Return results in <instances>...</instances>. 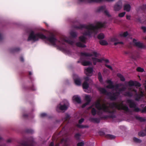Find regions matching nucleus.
Listing matches in <instances>:
<instances>
[{"label": "nucleus", "mask_w": 146, "mask_h": 146, "mask_svg": "<svg viewBox=\"0 0 146 146\" xmlns=\"http://www.w3.org/2000/svg\"><path fill=\"white\" fill-rule=\"evenodd\" d=\"M26 132L28 133H32L33 131L31 129H27L26 130Z\"/></svg>", "instance_id": "3c124183"}, {"label": "nucleus", "mask_w": 146, "mask_h": 146, "mask_svg": "<svg viewBox=\"0 0 146 146\" xmlns=\"http://www.w3.org/2000/svg\"><path fill=\"white\" fill-rule=\"evenodd\" d=\"M135 117L136 119L139 121L141 122H145L146 121L145 119L141 117L136 116Z\"/></svg>", "instance_id": "cd10ccee"}, {"label": "nucleus", "mask_w": 146, "mask_h": 146, "mask_svg": "<svg viewBox=\"0 0 146 146\" xmlns=\"http://www.w3.org/2000/svg\"><path fill=\"white\" fill-rule=\"evenodd\" d=\"M92 54L86 52H81L80 55L81 56H84L86 57H91L92 56H94L96 57L98 56L99 55L98 53L96 52H92Z\"/></svg>", "instance_id": "6e6552de"}, {"label": "nucleus", "mask_w": 146, "mask_h": 146, "mask_svg": "<svg viewBox=\"0 0 146 146\" xmlns=\"http://www.w3.org/2000/svg\"><path fill=\"white\" fill-rule=\"evenodd\" d=\"M141 112L142 113L146 112V106L141 110Z\"/></svg>", "instance_id": "680f3d73"}, {"label": "nucleus", "mask_w": 146, "mask_h": 146, "mask_svg": "<svg viewBox=\"0 0 146 146\" xmlns=\"http://www.w3.org/2000/svg\"><path fill=\"white\" fill-rule=\"evenodd\" d=\"M90 121L91 122L99 123L100 121V119L97 118H90Z\"/></svg>", "instance_id": "aec40b11"}, {"label": "nucleus", "mask_w": 146, "mask_h": 146, "mask_svg": "<svg viewBox=\"0 0 146 146\" xmlns=\"http://www.w3.org/2000/svg\"><path fill=\"white\" fill-rule=\"evenodd\" d=\"M84 58L81 57L80 58V61H82V64L84 66H87L90 65L91 64V62L89 61H83Z\"/></svg>", "instance_id": "dca6fc26"}, {"label": "nucleus", "mask_w": 146, "mask_h": 146, "mask_svg": "<svg viewBox=\"0 0 146 146\" xmlns=\"http://www.w3.org/2000/svg\"><path fill=\"white\" fill-rule=\"evenodd\" d=\"M75 84L78 86H80L81 84V80L80 78L78 76L76 78L74 79Z\"/></svg>", "instance_id": "a211bd4d"}, {"label": "nucleus", "mask_w": 146, "mask_h": 146, "mask_svg": "<svg viewBox=\"0 0 146 146\" xmlns=\"http://www.w3.org/2000/svg\"><path fill=\"white\" fill-rule=\"evenodd\" d=\"M141 9L143 10H144L146 9V5H143L141 7Z\"/></svg>", "instance_id": "774afa93"}, {"label": "nucleus", "mask_w": 146, "mask_h": 146, "mask_svg": "<svg viewBox=\"0 0 146 146\" xmlns=\"http://www.w3.org/2000/svg\"><path fill=\"white\" fill-rule=\"evenodd\" d=\"M73 100L78 104H80L81 102V100L80 97L77 96H74L72 98Z\"/></svg>", "instance_id": "f3484780"}, {"label": "nucleus", "mask_w": 146, "mask_h": 146, "mask_svg": "<svg viewBox=\"0 0 146 146\" xmlns=\"http://www.w3.org/2000/svg\"><path fill=\"white\" fill-rule=\"evenodd\" d=\"M106 82L108 84H109L113 83V82H112L111 80H107Z\"/></svg>", "instance_id": "338daca9"}, {"label": "nucleus", "mask_w": 146, "mask_h": 146, "mask_svg": "<svg viewBox=\"0 0 146 146\" xmlns=\"http://www.w3.org/2000/svg\"><path fill=\"white\" fill-rule=\"evenodd\" d=\"M68 104L69 103L67 101H66V104H64L63 105H62L60 104H59L56 107V111L59 112L60 110H66L68 108Z\"/></svg>", "instance_id": "423d86ee"}, {"label": "nucleus", "mask_w": 146, "mask_h": 146, "mask_svg": "<svg viewBox=\"0 0 146 146\" xmlns=\"http://www.w3.org/2000/svg\"><path fill=\"white\" fill-rule=\"evenodd\" d=\"M106 88L108 89H113L115 88V86L113 84V83L111 84H109L106 86Z\"/></svg>", "instance_id": "4c0bfd02"}, {"label": "nucleus", "mask_w": 146, "mask_h": 146, "mask_svg": "<svg viewBox=\"0 0 146 146\" xmlns=\"http://www.w3.org/2000/svg\"><path fill=\"white\" fill-rule=\"evenodd\" d=\"M77 146H84V143L83 142H80L78 143L77 144Z\"/></svg>", "instance_id": "864d4df0"}, {"label": "nucleus", "mask_w": 146, "mask_h": 146, "mask_svg": "<svg viewBox=\"0 0 146 146\" xmlns=\"http://www.w3.org/2000/svg\"><path fill=\"white\" fill-rule=\"evenodd\" d=\"M144 95L143 92L141 91L138 93H136L135 94V100L136 101H139Z\"/></svg>", "instance_id": "9b49d317"}, {"label": "nucleus", "mask_w": 146, "mask_h": 146, "mask_svg": "<svg viewBox=\"0 0 146 146\" xmlns=\"http://www.w3.org/2000/svg\"><path fill=\"white\" fill-rule=\"evenodd\" d=\"M85 100L86 102L83 104L82 106V108H85L86 106L88 105L91 101V99L90 96L87 95L85 97Z\"/></svg>", "instance_id": "f8f14e48"}, {"label": "nucleus", "mask_w": 146, "mask_h": 146, "mask_svg": "<svg viewBox=\"0 0 146 146\" xmlns=\"http://www.w3.org/2000/svg\"><path fill=\"white\" fill-rule=\"evenodd\" d=\"M106 23L101 22H97L95 25L93 24H90L88 25L80 24L78 25H74L73 27L76 29H86V30L84 31V35L90 36L92 35H95L98 32L99 29L105 27Z\"/></svg>", "instance_id": "f257e3e1"}, {"label": "nucleus", "mask_w": 146, "mask_h": 146, "mask_svg": "<svg viewBox=\"0 0 146 146\" xmlns=\"http://www.w3.org/2000/svg\"><path fill=\"white\" fill-rule=\"evenodd\" d=\"M97 113L96 110L94 108H93L91 110V113L93 115H95Z\"/></svg>", "instance_id": "a19ab883"}, {"label": "nucleus", "mask_w": 146, "mask_h": 146, "mask_svg": "<svg viewBox=\"0 0 146 146\" xmlns=\"http://www.w3.org/2000/svg\"><path fill=\"white\" fill-rule=\"evenodd\" d=\"M134 111L136 112H138L141 111L140 109L138 108L137 107H136L135 108H134Z\"/></svg>", "instance_id": "8fccbe9b"}, {"label": "nucleus", "mask_w": 146, "mask_h": 146, "mask_svg": "<svg viewBox=\"0 0 146 146\" xmlns=\"http://www.w3.org/2000/svg\"><path fill=\"white\" fill-rule=\"evenodd\" d=\"M47 115V114L45 113H42L40 114V116L41 117H44Z\"/></svg>", "instance_id": "13d9d810"}, {"label": "nucleus", "mask_w": 146, "mask_h": 146, "mask_svg": "<svg viewBox=\"0 0 146 146\" xmlns=\"http://www.w3.org/2000/svg\"><path fill=\"white\" fill-rule=\"evenodd\" d=\"M137 71L140 72H143L144 71V69L140 67H138L137 68Z\"/></svg>", "instance_id": "37998d69"}, {"label": "nucleus", "mask_w": 146, "mask_h": 146, "mask_svg": "<svg viewBox=\"0 0 146 146\" xmlns=\"http://www.w3.org/2000/svg\"><path fill=\"white\" fill-rule=\"evenodd\" d=\"M82 87L84 89H87L89 87V84L87 82L84 81L82 84Z\"/></svg>", "instance_id": "393cba45"}, {"label": "nucleus", "mask_w": 146, "mask_h": 146, "mask_svg": "<svg viewBox=\"0 0 146 146\" xmlns=\"http://www.w3.org/2000/svg\"><path fill=\"white\" fill-rule=\"evenodd\" d=\"M76 126L80 128H88V127L87 125H82L79 124H77Z\"/></svg>", "instance_id": "58836bf2"}, {"label": "nucleus", "mask_w": 146, "mask_h": 146, "mask_svg": "<svg viewBox=\"0 0 146 146\" xmlns=\"http://www.w3.org/2000/svg\"><path fill=\"white\" fill-rule=\"evenodd\" d=\"M128 33L127 31L124 32L122 34H120V35L121 36H123L124 37H126L128 35Z\"/></svg>", "instance_id": "49530a36"}, {"label": "nucleus", "mask_w": 146, "mask_h": 146, "mask_svg": "<svg viewBox=\"0 0 146 146\" xmlns=\"http://www.w3.org/2000/svg\"><path fill=\"white\" fill-rule=\"evenodd\" d=\"M105 36L104 34L100 33L98 36V38L99 39H102L104 38Z\"/></svg>", "instance_id": "72a5a7b5"}, {"label": "nucleus", "mask_w": 146, "mask_h": 146, "mask_svg": "<svg viewBox=\"0 0 146 146\" xmlns=\"http://www.w3.org/2000/svg\"><path fill=\"white\" fill-rule=\"evenodd\" d=\"M134 82L132 80H130L128 82V84L129 86H134Z\"/></svg>", "instance_id": "a18cd8bd"}, {"label": "nucleus", "mask_w": 146, "mask_h": 146, "mask_svg": "<svg viewBox=\"0 0 146 146\" xmlns=\"http://www.w3.org/2000/svg\"><path fill=\"white\" fill-rule=\"evenodd\" d=\"M127 103L129 104V106L130 108H134L137 106L136 104L131 100L128 99L127 100Z\"/></svg>", "instance_id": "ddd939ff"}, {"label": "nucleus", "mask_w": 146, "mask_h": 146, "mask_svg": "<svg viewBox=\"0 0 146 146\" xmlns=\"http://www.w3.org/2000/svg\"><path fill=\"white\" fill-rule=\"evenodd\" d=\"M121 92L119 91L116 92L114 93H112V94L110 95V99L111 100H116L117 97L120 95Z\"/></svg>", "instance_id": "1a4fd4ad"}, {"label": "nucleus", "mask_w": 146, "mask_h": 146, "mask_svg": "<svg viewBox=\"0 0 146 146\" xmlns=\"http://www.w3.org/2000/svg\"><path fill=\"white\" fill-rule=\"evenodd\" d=\"M30 90H33V91H35L36 90V88L34 87V86L33 85L30 88Z\"/></svg>", "instance_id": "052dcab7"}, {"label": "nucleus", "mask_w": 146, "mask_h": 146, "mask_svg": "<svg viewBox=\"0 0 146 146\" xmlns=\"http://www.w3.org/2000/svg\"><path fill=\"white\" fill-rule=\"evenodd\" d=\"M141 29L143 31L144 33L146 32V27H141Z\"/></svg>", "instance_id": "e2e57ef3"}, {"label": "nucleus", "mask_w": 146, "mask_h": 146, "mask_svg": "<svg viewBox=\"0 0 146 146\" xmlns=\"http://www.w3.org/2000/svg\"><path fill=\"white\" fill-rule=\"evenodd\" d=\"M29 116V115L25 113L23 114V117L25 118H27Z\"/></svg>", "instance_id": "bf43d9fd"}, {"label": "nucleus", "mask_w": 146, "mask_h": 146, "mask_svg": "<svg viewBox=\"0 0 146 146\" xmlns=\"http://www.w3.org/2000/svg\"><path fill=\"white\" fill-rule=\"evenodd\" d=\"M124 95L126 96L131 97L133 96V94L129 92H126L124 93Z\"/></svg>", "instance_id": "a878e982"}, {"label": "nucleus", "mask_w": 146, "mask_h": 146, "mask_svg": "<svg viewBox=\"0 0 146 146\" xmlns=\"http://www.w3.org/2000/svg\"><path fill=\"white\" fill-rule=\"evenodd\" d=\"M138 135L139 136L144 137L146 135V133L143 131H141L139 132Z\"/></svg>", "instance_id": "ea45409f"}, {"label": "nucleus", "mask_w": 146, "mask_h": 146, "mask_svg": "<svg viewBox=\"0 0 146 146\" xmlns=\"http://www.w3.org/2000/svg\"><path fill=\"white\" fill-rule=\"evenodd\" d=\"M20 48H15L10 49V52L12 53L18 52L20 50Z\"/></svg>", "instance_id": "b1692460"}, {"label": "nucleus", "mask_w": 146, "mask_h": 146, "mask_svg": "<svg viewBox=\"0 0 146 146\" xmlns=\"http://www.w3.org/2000/svg\"><path fill=\"white\" fill-rule=\"evenodd\" d=\"M122 3L121 1H119L116 3L114 7V10L115 11H118L121 8Z\"/></svg>", "instance_id": "4468645a"}, {"label": "nucleus", "mask_w": 146, "mask_h": 146, "mask_svg": "<svg viewBox=\"0 0 146 146\" xmlns=\"http://www.w3.org/2000/svg\"><path fill=\"white\" fill-rule=\"evenodd\" d=\"M81 136L80 134L79 133H77L75 134L74 137L77 140H79L80 139V137Z\"/></svg>", "instance_id": "79ce46f5"}, {"label": "nucleus", "mask_w": 146, "mask_h": 146, "mask_svg": "<svg viewBox=\"0 0 146 146\" xmlns=\"http://www.w3.org/2000/svg\"><path fill=\"white\" fill-rule=\"evenodd\" d=\"M92 59L93 61L94 65H96L97 62H101L102 61V60L99 59L94 57H92Z\"/></svg>", "instance_id": "6ab92c4d"}, {"label": "nucleus", "mask_w": 146, "mask_h": 146, "mask_svg": "<svg viewBox=\"0 0 146 146\" xmlns=\"http://www.w3.org/2000/svg\"><path fill=\"white\" fill-rule=\"evenodd\" d=\"M106 8V6H101L98 8L96 10V11L98 12H104Z\"/></svg>", "instance_id": "412c9836"}, {"label": "nucleus", "mask_w": 146, "mask_h": 146, "mask_svg": "<svg viewBox=\"0 0 146 146\" xmlns=\"http://www.w3.org/2000/svg\"><path fill=\"white\" fill-rule=\"evenodd\" d=\"M105 66L107 68H108L110 69L111 70H113V69H112V67L111 66H110L108 65H107L106 64L105 65Z\"/></svg>", "instance_id": "6e6d98bb"}, {"label": "nucleus", "mask_w": 146, "mask_h": 146, "mask_svg": "<svg viewBox=\"0 0 146 146\" xmlns=\"http://www.w3.org/2000/svg\"><path fill=\"white\" fill-rule=\"evenodd\" d=\"M100 100H97L95 103V106L96 108L98 110H102L104 112H108L112 113V111H110L108 106H106L105 104H103L102 106L100 103Z\"/></svg>", "instance_id": "20e7f679"}, {"label": "nucleus", "mask_w": 146, "mask_h": 146, "mask_svg": "<svg viewBox=\"0 0 146 146\" xmlns=\"http://www.w3.org/2000/svg\"><path fill=\"white\" fill-rule=\"evenodd\" d=\"M110 107L111 108H115L119 110H123L127 112H129V109L128 107L123 105L122 103L120 104L118 103L113 102L109 104Z\"/></svg>", "instance_id": "7ed1b4c3"}, {"label": "nucleus", "mask_w": 146, "mask_h": 146, "mask_svg": "<svg viewBox=\"0 0 146 146\" xmlns=\"http://www.w3.org/2000/svg\"><path fill=\"white\" fill-rule=\"evenodd\" d=\"M84 79L85 80L84 81L88 82L89 80V78L88 76H86L84 78Z\"/></svg>", "instance_id": "0e129e2a"}, {"label": "nucleus", "mask_w": 146, "mask_h": 146, "mask_svg": "<svg viewBox=\"0 0 146 146\" xmlns=\"http://www.w3.org/2000/svg\"><path fill=\"white\" fill-rule=\"evenodd\" d=\"M70 115L68 114H67L66 115L65 117L64 118V123L65 122H66L67 123H68L69 122V120L70 119Z\"/></svg>", "instance_id": "c756f323"}, {"label": "nucleus", "mask_w": 146, "mask_h": 146, "mask_svg": "<svg viewBox=\"0 0 146 146\" xmlns=\"http://www.w3.org/2000/svg\"><path fill=\"white\" fill-rule=\"evenodd\" d=\"M98 90L101 93L105 94L108 96L109 97V98H110V95L112 94V93L110 92H108L107 90L104 88H100L98 89Z\"/></svg>", "instance_id": "9d476101"}, {"label": "nucleus", "mask_w": 146, "mask_h": 146, "mask_svg": "<svg viewBox=\"0 0 146 146\" xmlns=\"http://www.w3.org/2000/svg\"><path fill=\"white\" fill-rule=\"evenodd\" d=\"M64 40L66 42L72 45H73L74 43V42L71 40Z\"/></svg>", "instance_id": "c03bdc74"}, {"label": "nucleus", "mask_w": 146, "mask_h": 146, "mask_svg": "<svg viewBox=\"0 0 146 146\" xmlns=\"http://www.w3.org/2000/svg\"><path fill=\"white\" fill-rule=\"evenodd\" d=\"M84 119L83 118H82L79 120V123L81 124L84 121Z\"/></svg>", "instance_id": "5fc2aeb1"}, {"label": "nucleus", "mask_w": 146, "mask_h": 146, "mask_svg": "<svg viewBox=\"0 0 146 146\" xmlns=\"http://www.w3.org/2000/svg\"><path fill=\"white\" fill-rule=\"evenodd\" d=\"M126 89V88L125 87H123L121 88H119V91H124Z\"/></svg>", "instance_id": "603ef678"}, {"label": "nucleus", "mask_w": 146, "mask_h": 146, "mask_svg": "<svg viewBox=\"0 0 146 146\" xmlns=\"http://www.w3.org/2000/svg\"><path fill=\"white\" fill-rule=\"evenodd\" d=\"M39 38L46 39L47 40L49 41L54 46L56 45V42L57 40L55 37L54 35L53 34H52L49 37H46L40 33L35 34L34 31H31L28 37L27 40L29 41L32 40L36 41L38 40Z\"/></svg>", "instance_id": "f03ea898"}, {"label": "nucleus", "mask_w": 146, "mask_h": 146, "mask_svg": "<svg viewBox=\"0 0 146 146\" xmlns=\"http://www.w3.org/2000/svg\"><path fill=\"white\" fill-rule=\"evenodd\" d=\"M76 45L78 47L81 48H85L86 47V45L82 44L80 42H77L76 43Z\"/></svg>", "instance_id": "bb28decb"}, {"label": "nucleus", "mask_w": 146, "mask_h": 146, "mask_svg": "<svg viewBox=\"0 0 146 146\" xmlns=\"http://www.w3.org/2000/svg\"><path fill=\"white\" fill-rule=\"evenodd\" d=\"M99 43L102 45H107L108 44V42L105 40H100Z\"/></svg>", "instance_id": "7c9ffc66"}, {"label": "nucleus", "mask_w": 146, "mask_h": 146, "mask_svg": "<svg viewBox=\"0 0 146 146\" xmlns=\"http://www.w3.org/2000/svg\"><path fill=\"white\" fill-rule=\"evenodd\" d=\"M22 145L23 146H33L32 143H29L27 142L23 143Z\"/></svg>", "instance_id": "e433bc0d"}, {"label": "nucleus", "mask_w": 146, "mask_h": 146, "mask_svg": "<svg viewBox=\"0 0 146 146\" xmlns=\"http://www.w3.org/2000/svg\"><path fill=\"white\" fill-rule=\"evenodd\" d=\"M123 43L122 42H115L114 43V45L115 46L119 44H123Z\"/></svg>", "instance_id": "4d7b16f0"}, {"label": "nucleus", "mask_w": 146, "mask_h": 146, "mask_svg": "<svg viewBox=\"0 0 146 146\" xmlns=\"http://www.w3.org/2000/svg\"><path fill=\"white\" fill-rule=\"evenodd\" d=\"M104 13L107 15L110 16V15L109 14V12L107 10H105V11L104 12Z\"/></svg>", "instance_id": "69168bd1"}, {"label": "nucleus", "mask_w": 146, "mask_h": 146, "mask_svg": "<svg viewBox=\"0 0 146 146\" xmlns=\"http://www.w3.org/2000/svg\"><path fill=\"white\" fill-rule=\"evenodd\" d=\"M134 86L138 87H140L141 86V84L137 81H135L134 82Z\"/></svg>", "instance_id": "de8ad7c7"}, {"label": "nucleus", "mask_w": 146, "mask_h": 146, "mask_svg": "<svg viewBox=\"0 0 146 146\" xmlns=\"http://www.w3.org/2000/svg\"><path fill=\"white\" fill-rule=\"evenodd\" d=\"M70 35L73 38H75L77 36V34L76 32L71 31L70 33Z\"/></svg>", "instance_id": "f704fd0d"}, {"label": "nucleus", "mask_w": 146, "mask_h": 146, "mask_svg": "<svg viewBox=\"0 0 146 146\" xmlns=\"http://www.w3.org/2000/svg\"><path fill=\"white\" fill-rule=\"evenodd\" d=\"M98 78L99 81L101 82H103V78L100 72H99L98 73Z\"/></svg>", "instance_id": "2f4dec72"}, {"label": "nucleus", "mask_w": 146, "mask_h": 146, "mask_svg": "<svg viewBox=\"0 0 146 146\" xmlns=\"http://www.w3.org/2000/svg\"><path fill=\"white\" fill-rule=\"evenodd\" d=\"M133 139L134 141L136 143H140L142 142V141L141 140L135 137H133Z\"/></svg>", "instance_id": "c9c22d12"}, {"label": "nucleus", "mask_w": 146, "mask_h": 146, "mask_svg": "<svg viewBox=\"0 0 146 146\" xmlns=\"http://www.w3.org/2000/svg\"><path fill=\"white\" fill-rule=\"evenodd\" d=\"M98 133L100 136H104L105 138L109 139H113L115 138V136L113 135L109 134L106 135L104 132L101 131H99Z\"/></svg>", "instance_id": "0eeeda50"}, {"label": "nucleus", "mask_w": 146, "mask_h": 146, "mask_svg": "<svg viewBox=\"0 0 146 146\" xmlns=\"http://www.w3.org/2000/svg\"><path fill=\"white\" fill-rule=\"evenodd\" d=\"M117 76L120 78L121 81L124 82L125 80V79L123 76L120 73H118L117 74Z\"/></svg>", "instance_id": "c85d7f7f"}, {"label": "nucleus", "mask_w": 146, "mask_h": 146, "mask_svg": "<svg viewBox=\"0 0 146 146\" xmlns=\"http://www.w3.org/2000/svg\"><path fill=\"white\" fill-rule=\"evenodd\" d=\"M85 73L87 76H91L90 74L92 73L93 71V69L92 68L89 67L85 69Z\"/></svg>", "instance_id": "2eb2a0df"}, {"label": "nucleus", "mask_w": 146, "mask_h": 146, "mask_svg": "<svg viewBox=\"0 0 146 146\" xmlns=\"http://www.w3.org/2000/svg\"><path fill=\"white\" fill-rule=\"evenodd\" d=\"M133 42L134 46L141 49H144L146 48L145 46L140 41L137 42V40L135 38L133 39Z\"/></svg>", "instance_id": "39448f33"}, {"label": "nucleus", "mask_w": 146, "mask_h": 146, "mask_svg": "<svg viewBox=\"0 0 146 146\" xmlns=\"http://www.w3.org/2000/svg\"><path fill=\"white\" fill-rule=\"evenodd\" d=\"M79 39L82 42L84 43H85L86 42V38L85 37L83 36H80L79 37Z\"/></svg>", "instance_id": "473e14b6"}, {"label": "nucleus", "mask_w": 146, "mask_h": 146, "mask_svg": "<svg viewBox=\"0 0 146 146\" xmlns=\"http://www.w3.org/2000/svg\"><path fill=\"white\" fill-rule=\"evenodd\" d=\"M125 14V12H124L122 13H119V14L118 16L119 17H124Z\"/></svg>", "instance_id": "09e8293b"}, {"label": "nucleus", "mask_w": 146, "mask_h": 146, "mask_svg": "<svg viewBox=\"0 0 146 146\" xmlns=\"http://www.w3.org/2000/svg\"><path fill=\"white\" fill-rule=\"evenodd\" d=\"M110 111H112V113H109L108 112H106L107 113H110V114L108 116V117L111 118H114L116 117L115 115L114 114L115 112L114 110H112L111 111L110 110Z\"/></svg>", "instance_id": "4be33fe9"}, {"label": "nucleus", "mask_w": 146, "mask_h": 146, "mask_svg": "<svg viewBox=\"0 0 146 146\" xmlns=\"http://www.w3.org/2000/svg\"><path fill=\"white\" fill-rule=\"evenodd\" d=\"M131 6L129 4H126L124 5V9L125 11L127 12H129L130 10Z\"/></svg>", "instance_id": "5701e85b"}]
</instances>
